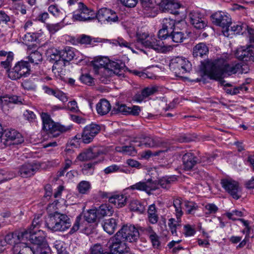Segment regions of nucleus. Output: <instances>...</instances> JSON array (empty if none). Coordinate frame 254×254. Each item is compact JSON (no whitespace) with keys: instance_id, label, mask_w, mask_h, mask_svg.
Returning a JSON list of instances; mask_svg holds the SVG:
<instances>
[{"instance_id":"nucleus-1","label":"nucleus","mask_w":254,"mask_h":254,"mask_svg":"<svg viewBox=\"0 0 254 254\" xmlns=\"http://www.w3.org/2000/svg\"><path fill=\"white\" fill-rule=\"evenodd\" d=\"M230 56L224 54L217 59L207 63L205 66V72L210 78L219 80L223 75H231L236 73H246L248 72V67L242 63L229 64L228 61Z\"/></svg>"},{"instance_id":"nucleus-2","label":"nucleus","mask_w":254,"mask_h":254,"mask_svg":"<svg viewBox=\"0 0 254 254\" xmlns=\"http://www.w3.org/2000/svg\"><path fill=\"white\" fill-rule=\"evenodd\" d=\"M40 217H35L32 221L31 226L28 230L24 231V241L28 240L33 245L34 248H38L41 246H47L45 241L46 234L39 229Z\"/></svg>"},{"instance_id":"nucleus-3","label":"nucleus","mask_w":254,"mask_h":254,"mask_svg":"<svg viewBox=\"0 0 254 254\" xmlns=\"http://www.w3.org/2000/svg\"><path fill=\"white\" fill-rule=\"evenodd\" d=\"M139 236V231L134 225H124L116 233L112 240V249L115 247V245L117 247L122 243L126 244L125 241L130 243L136 242Z\"/></svg>"},{"instance_id":"nucleus-4","label":"nucleus","mask_w":254,"mask_h":254,"mask_svg":"<svg viewBox=\"0 0 254 254\" xmlns=\"http://www.w3.org/2000/svg\"><path fill=\"white\" fill-rule=\"evenodd\" d=\"M93 64L95 72L100 76V80L103 83H109L111 80V62L107 56H98L94 58Z\"/></svg>"},{"instance_id":"nucleus-5","label":"nucleus","mask_w":254,"mask_h":254,"mask_svg":"<svg viewBox=\"0 0 254 254\" xmlns=\"http://www.w3.org/2000/svg\"><path fill=\"white\" fill-rule=\"evenodd\" d=\"M138 44H141L144 47L151 49L158 53H166L173 49L171 45H165L160 40H157L154 36L150 37L146 33L137 34Z\"/></svg>"},{"instance_id":"nucleus-6","label":"nucleus","mask_w":254,"mask_h":254,"mask_svg":"<svg viewBox=\"0 0 254 254\" xmlns=\"http://www.w3.org/2000/svg\"><path fill=\"white\" fill-rule=\"evenodd\" d=\"M70 226V218L66 215L59 212L51 214L46 222L47 227L53 232H64Z\"/></svg>"},{"instance_id":"nucleus-7","label":"nucleus","mask_w":254,"mask_h":254,"mask_svg":"<svg viewBox=\"0 0 254 254\" xmlns=\"http://www.w3.org/2000/svg\"><path fill=\"white\" fill-rule=\"evenodd\" d=\"M41 118L43 123V128L50 137H57L61 133L68 131L72 128V126L70 125L65 126L54 122L47 113H42Z\"/></svg>"},{"instance_id":"nucleus-8","label":"nucleus","mask_w":254,"mask_h":254,"mask_svg":"<svg viewBox=\"0 0 254 254\" xmlns=\"http://www.w3.org/2000/svg\"><path fill=\"white\" fill-rule=\"evenodd\" d=\"M24 141L21 133L15 129H7L0 131V146L4 147L12 144H19Z\"/></svg>"},{"instance_id":"nucleus-9","label":"nucleus","mask_w":254,"mask_h":254,"mask_svg":"<svg viewBox=\"0 0 254 254\" xmlns=\"http://www.w3.org/2000/svg\"><path fill=\"white\" fill-rule=\"evenodd\" d=\"M211 17L213 24L223 28L224 36L229 37V27L232 24L230 14L224 11H218L212 14Z\"/></svg>"},{"instance_id":"nucleus-10","label":"nucleus","mask_w":254,"mask_h":254,"mask_svg":"<svg viewBox=\"0 0 254 254\" xmlns=\"http://www.w3.org/2000/svg\"><path fill=\"white\" fill-rule=\"evenodd\" d=\"M190 63L185 58L176 57L173 58L169 64V67L177 76L182 77L184 73H187L191 69Z\"/></svg>"},{"instance_id":"nucleus-11","label":"nucleus","mask_w":254,"mask_h":254,"mask_svg":"<svg viewBox=\"0 0 254 254\" xmlns=\"http://www.w3.org/2000/svg\"><path fill=\"white\" fill-rule=\"evenodd\" d=\"M30 74V67L28 62L21 60L16 63L14 67L8 71V77L17 80L28 76Z\"/></svg>"},{"instance_id":"nucleus-12","label":"nucleus","mask_w":254,"mask_h":254,"mask_svg":"<svg viewBox=\"0 0 254 254\" xmlns=\"http://www.w3.org/2000/svg\"><path fill=\"white\" fill-rule=\"evenodd\" d=\"M138 139L139 140L134 141L135 146L141 148H155L163 146L164 142L163 140L157 137H151L143 134L141 135Z\"/></svg>"},{"instance_id":"nucleus-13","label":"nucleus","mask_w":254,"mask_h":254,"mask_svg":"<svg viewBox=\"0 0 254 254\" xmlns=\"http://www.w3.org/2000/svg\"><path fill=\"white\" fill-rule=\"evenodd\" d=\"M95 12L87 8L83 3H78L77 9L73 11L72 19L73 21H86L94 17Z\"/></svg>"},{"instance_id":"nucleus-14","label":"nucleus","mask_w":254,"mask_h":254,"mask_svg":"<svg viewBox=\"0 0 254 254\" xmlns=\"http://www.w3.org/2000/svg\"><path fill=\"white\" fill-rule=\"evenodd\" d=\"M221 184L224 190L233 198L238 199L241 197V189L237 182L230 179H224L221 180Z\"/></svg>"},{"instance_id":"nucleus-15","label":"nucleus","mask_w":254,"mask_h":254,"mask_svg":"<svg viewBox=\"0 0 254 254\" xmlns=\"http://www.w3.org/2000/svg\"><path fill=\"white\" fill-rule=\"evenodd\" d=\"M185 201L182 198L177 197L174 198L173 206L175 208V215L176 216L177 221H176L175 219L171 218L169 220V225L172 229V232L173 234L174 231L176 232V227L177 223L179 225V223L181 221V218L184 214L182 210L183 206L185 205Z\"/></svg>"},{"instance_id":"nucleus-16","label":"nucleus","mask_w":254,"mask_h":254,"mask_svg":"<svg viewBox=\"0 0 254 254\" xmlns=\"http://www.w3.org/2000/svg\"><path fill=\"white\" fill-rule=\"evenodd\" d=\"M141 110V107L137 105L128 107L125 104L118 103L112 110V114L121 113L126 116H138Z\"/></svg>"},{"instance_id":"nucleus-17","label":"nucleus","mask_w":254,"mask_h":254,"mask_svg":"<svg viewBox=\"0 0 254 254\" xmlns=\"http://www.w3.org/2000/svg\"><path fill=\"white\" fill-rule=\"evenodd\" d=\"M100 130V126L96 124L92 123L86 126L84 128L81 135L82 142L86 144L90 143Z\"/></svg>"},{"instance_id":"nucleus-18","label":"nucleus","mask_w":254,"mask_h":254,"mask_svg":"<svg viewBox=\"0 0 254 254\" xmlns=\"http://www.w3.org/2000/svg\"><path fill=\"white\" fill-rule=\"evenodd\" d=\"M40 165L35 161L24 163L19 167L18 173L23 178L30 177L39 170Z\"/></svg>"},{"instance_id":"nucleus-19","label":"nucleus","mask_w":254,"mask_h":254,"mask_svg":"<svg viewBox=\"0 0 254 254\" xmlns=\"http://www.w3.org/2000/svg\"><path fill=\"white\" fill-rule=\"evenodd\" d=\"M22 99L15 95H4L0 96V107L6 112L9 110L13 104H22Z\"/></svg>"},{"instance_id":"nucleus-20","label":"nucleus","mask_w":254,"mask_h":254,"mask_svg":"<svg viewBox=\"0 0 254 254\" xmlns=\"http://www.w3.org/2000/svg\"><path fill=\"white\" fill-rule=\"evenodd\" d=\"M62 59L64 64L67 62L75 59L78 60H82L83 56L79 51L73 48L66 47L62 51Z\"/></svg>"},{"instance_id":"nucleus-21","label":"nucleus","mask_w":254,"mask_h":254,"mask_svg":"<svg viewBox=\"0 0 254 254\" xmlns=\"http://www.w3.org/2000/svg\"><path fill=\"white\" fill-rule=\"evenodd\" d=\"M189 17L191 24L197 29H203L207 25L205 18L198 11L190 12Z\"/></svg>"},{"instance_id":"nucleus-22","label":"nucleus","mask_w":254,"mask_h":254,"mask_svg":"<svg viewBox=\"0 0 254 254\" xmlns=\"http://www.w3.org/2000/svg\"><path fill=\"white\" fill-rule=\"evenodd\" d=\"M102 153V151L98 147L93 146L87 149L86 151L80 153L77 157L76 160L86 161L96 158Z\"/></svg>"},{"instance_id":"nucleus-23","label":"nucleus","mask_w":254,"mask_h":254,"mask_svg":"<svg viewBox=\"0 0 254 254\" xmlns=\"http://www.w3.org/2000/svg\"><path fill=\"white\" fill-rule=\"evenodd\" d=\"M235 55L237 59L244 61H254V52L251 49L250 46L247 48L244 46L238 48Z\"/></svg>"},{"instance_id":"nucleus-24","label":"nucleus","mask_w":254,"mask_h":254,"mask_svg":"<svg viewBox=\"0 0 254 254\" xmlns=\"http://www.w3.org/2000/svg\"><path fill=\"white\" fill-rule=\"evenodd\" d=\"M160 4L163 11L175 14L179 13L177 10L181 7V4L177 0H162Z\"/></svg>"},{"instance_id":"nucleus-25","label":"nucleus","mask_w":254,"mask_h":254,"mask_svg":"<svg viewBox=\"0 0 254 254\" xmlns=\"http://www.w3.org/2000/svg\"><path fill=\"white\" fill-rule=\"evenodd\" d=\"M24 231H15L7 234L3 241L5 242L6 245L8 244L15 246L19 245L20 242H24Z\"/></svg>"},{"instance_id":"nucleus-26","label":"nucleus","mask_w":254,"mask_h":254,"mask_svg":"<svg viewBox=\"0 0 254 254\" xmlns=\"http://www.w3.org/2000/svg\"><path fill=\"white\" fill-rule=\"evenodd\" d=\"M127 190L144 191L149 193L150 191L155 190L156 188L153 183L148 180L145 182L140 181L136 183L127 188Z\"/></svg>"},{"instance_id":"nucleus-27","label":"nucleus","mask_w":254,"mask_h":254,"mask_svg":"<svg viewBox=\"0 0 254 254\" xmlns=\"http://www.w3.org/2000/svg\"><path fill=\"white\" fill-rule=\"evenodd\" d=\"M198 162L199 159L192 152H187L183 156V165L185 170H190Z\"/></svg>"},{"instance_id":"nucleus-28","label":"nucleus","mask_w":254,"mask_h":254,"mask_svg":"<svg viewBox=\"0 0 254 254\" xmlns=\"http://www.w3.org/2000/svg\"><path fill=\"white\" fill-rule=\"evenodd\" d=\"M96 16L101 24H108L111 20V10L106 7L102 8L98 10Z\"/></svg>"},{"instance_id":"nucleus-29","label":"nucleus","mask_w":254,"mask_h":254,"mask_svg":"<svg viewBox=\"0 0 254 254\" xmlns=\"http://www.w3.org/2000/svg\"><path fill=\"white\" fill-rule=\"evenodd\" d=\"M126 65L121 61H112V78L114 76L120 78L124 77V71Z\"/></svg>"},{"instance_id":"nucleus-30","label":"nucleus","mask_w":254,"mask_h":254,"mask_svg":"<svg viewBox=\"0 0 254 254\" xmlns=\"http://www.w3.org/2000/svg\"><path fill=\"white\" fill-rule=\"evenodd\" d=\"M90 254H111V243L102 246L99 244L94 245L90 248Z\"/></svg>"},{"instance_id":"nucleus-31","label":"nucleus","mask_w":254,"mask_h":254,"mask_svg":"<svg viewBox=\"0 0 254 254\" xmlns=\"http://www.w3.org/2000/svg\"><path fill=\"white\" fill-rule=\"evenodd\" d=\"M160 2L156 0H141V4L145 12L149 13L152 11L155 13L158 10V6Z\"/></svg>"},{"instance_id":"nucleus-32","label":"nucleus","mask_w":254,"mask_h":254,"mask_svg":"<svg viewBox=\"0 0 254 254\" xmlns=\"http://www.w3.org/2000/svg\"><path fill=\"white\" fill-rule=\"evenodd\" d=\"M34 247H28L24 242H22L14 246L13 252V254H34Z\"/></svg>"},{"instance_id":"nucleus-33","label":"nucleus","mask_w":254,"mask_h":254,"mask_svg":"<svg viewBox=\"0 0 254 254\" xmlns=\"http://www.w3.org/2000/svg\"><path fill=\"white\" fill-rule=\"evenodd\" d=\"M208 48L204 43L196 44L192 49V55L194 57H203L208 53Z\"/></svg>"},{"instance_id":"nucleus-34","label":"nucleus","mask_w":254,"mask_h":254,"mask_svg":"<svg viewBox=\"0 0 254 254\" xmlns=\"http://www.w3.org/2000/svg\"><path fill=\"white\" fill-rule=\"evenodd\" d=\"M65 64L63 61H60L59 62L55 63L52 68V71L58 79H62L64 74V67Z\"/></svg>"},{"instance_id":"nucleus-35","label":"nucleus","mask_w":254,"mask_h":254,"mask_svg":"<svg viewBox=\"0 0 254 254\" xmlns=\"http://www.w3.org/2000/svg\"><path fill=\"white\" fill-rule=\"evenodd\" d=\"M111 105L106 99H102L96 105L97 113L101 116L106 115L110 111Z\"/></svg>"},{"instance_id":"nucleus-36","label":"nucleus","mask_w":254,"mask_h":254,"mask_svg":"<svg viewBox=\"0 0 254 254\" xmlns=\"http://www.w3.org/2000/svg\"><path fill=\"white\" fill-rule=\"evenodd\" d=\"M127 197L122 193H114L112 194V205L117 208L124 206L127 203Z\"/></svg>"},{"instance_id":"nucleus-37","label":"nucleus","mask_w":254,"mask_h":254,"mask_svg":"<svg viewBox=\"0 0 254 254\" xmlns=\"http://www.w3.org/2000/svg\"><path fill=\"white\" fill-rule=\"evenodd\" d=\"M47 55L51 62L57 63L62 61V51H60L57 48H51L49 49L47 51Z\"/></svg>"},{"instance_id":"nucleus-38","label":"nucleus","mask_w":254,"mask_h":254,"mask_svg":"<svg viewBox=\"0 0 254 254\" xmlns=\"http://www.w3.org/2000/svg\"><path fill=\"white\" fill-rule=\"evenodd\" d=\"M78 43L84 45H93L96 43L101 42V39L98 38H94L84 34L81 35L77 38Z\"/></svg>"},{"instance_id":"nucleus-39","label":"nucleus","mask_w":254,"mask_h":254,"mask_svg":"<svg viewBox=\"0 0 254 254\" xmlns=\"http://www.w3.org/2000/svg\"><path fill=\"white\" fill-rule=\"evenodd\" d=\"M49 12L56 17L64 18L65 20V14L64 10L62 8H60L56 5H51L48 7Z\"/></svg>"},{"instance_id":"nucleus-40","label":"nucleus","mask_w":254,"mask_h":254,"mask_svg":"<svg viewBox=\"0 0 254 254\" xmlns=\"http://www.w3.org/2000/svg\"><path fill=\"white\" fill-rule=\"evenodd\" d=\"M157 210L154 204L150 205L148 208V218L149 221L154 224H156L158 220V217L156 214Z\"/></svg>"},{"instance_id":"nucleus-41","label":"nucleus","mask_w":254,"mask_h":254,"mask_svg":"<svg viewBox=\"0 0 254 254\" xmlns=\"http://www.w3.org/2000/svg\"><path fill=\"white\" fill-rule=\"evenodd\" d=\"M99 217L97 213V208H94L87 210L84 213V218L88 223L95 222Z\"/></svg>"},{"instance_id":"nucleus-42","label":"nucleus","mask_w":254,"mask_h":254,"mask_svg":"<svg viewBox=\"0 0 254 254\" xmlns=\"http://www.w3.org/2000/svg\"><path fill=\"white\" fill-rule=\"evenodd\" d=\"M68 24V23L67 22H65L64 21V18H63L61 22L56 24H47L46 27L51 33L54 34L62 28L65 25Z\"/></svg>"},{"instance_id":"nucleus-43","label":"nucleus","mask_w":254,"mask_h":254,"mask_svg":"<svg viewBox=\"0 0 254 254\" xmlns=\"http://www.w3.org/2000/svg\"><path fill=\"white\" fill-rule=\"evenodd\" d=\"M91 188V184L89 182L86 181H81L77 186L78 192L81 194L88 193Z\"/></svg>"},{"instance_id":"nucleus-44","label":"nucleus","mask_w":254,"mask_h":254,"mask_svg":"<svg viewBox=\"0 0 254 254\" xmlns=\"http://www.w3.org/2000/svg\"><path fill=\"white\" fill-rule=\"evenodd\" d=\"M175 24V20L170 18H164L162 22V27L167 30L170 33L174 31Z\"/></svg>"},{"instance_id":"nucleus-45","label":"nucleus","mask_w":254,"mask_h":254,"mask_svg":"<svg viewBox=\"0 0 254 254\" xmlns=\"http://www.w3.org/2000/svg\"><path fill=\"white\" fill-rule=\"evenodd\" d=\"M116 150L117 152H122L127 155L134 156L136 154V151L134 146L131 145L129 146H123L122 147H116Z\"/></svg>"},{"instance_id":"nucleus-46","label":"nucleus","mask_w":254,"mask_h":254,"mask_svg":"<svg viewBox=\"0 0 254 254\" xmlns=\"http://www.w3.org/2000/svg\"><path fill=\"white\" fill-rule=\"evenodd\" d=\"M98 161H95L87 163L84 165L82 168L83 174L87 176H91L93 174L95 166L98 163Z\"/></svg>"},{"instance_id":"nucleus-47","label":"nucleus","mask_w":254,"mask_h":254,"mask_svg":"<svg viewBox=\"0 0 254 254\" xmlns=\"http://www.w3.org/2000/svg\"><path fill=\"white\" fill-rule=\"evenodd\" d=\"M130 209L131 211L142 213L145 210V207L139 201L135 200L130 203Z\"/></svg>"},{"instance_id":"nucleus-48","label":"nucleus","mask_w":254,"mask_h":254,"mask_svg":"<svg viewBox=\"0 0 254 254\" xmlns=\"http://www.w3.org/2000/svg\"><path fill=\"white\" fill-rule=\"evenodd\" d=\"M170 36L172 41L175 43H181L185 39L184 34L182 32L173 31Z\"/></svg>"},{"instance_id":"nucleus-49","label":"nucleus","mask_w":254,"mask_h":254,"mask_svg":"<svg viewBox=\"0 0 254 254\" xmlns=\"http://www.w3.org/2000/svg\"><path fill=\"white\" fill-rule=\"evenodd\" d=\"M64 242L57 240L54 243V247L56 249L58 254H67Z\"/></svg>"},{"instance_id":"nucleus-50","label":"nucleus","mask_w":254,"mask_h":254,"mask_svg":"<svg viewBox=\"0 0 254 254\" xmlns=\"http://www.w3.org/2000/svg\"><path fill=\"white\" fill-rule=\"evenodd\" d=\"M29 60L31 63L38 64L42 60V56L38 51L32 52L29 56Z\"/></svg>"},{"instance_id":"nucleus-51","label":"nucleus","mask_w":254,"mask_h":254,"mask_svg":"<svg viewBox=\"0 0 254 254\" xmlns=\"http://www.w3.org/2000/svg\"><path fill=\"white\" fill-rule=\"evenodd\" d=\"M80 80L83 83L90 86L94 83V78L88 73L82 74L80 77Z\"/></svg>"},{"instance_id":"nucleus-52","label":"nucleus","mask_w":254,"mask_h":254,"mask_svg":"<svg viewBox=\"0 0 254 254\" xmlns=\"http://www.w3.org/2000/svg\"><path fill=\"white\" fill-rule=\"evenodd\" d=\"M97 213L99 217H100L110 214L111 211L109 207L107 204H102L97 209Z\"/></svg>"},{"instance_id":"nucleus-53","label":"nucleus","mask_w":254,"mask_h":254,"mask_svg":"<svg viewBox=\"0 0 254 254\" xmlns=\"http://www.w3.org/2000/svg\"><path fill=\"white\" fill-rule=\"evenodd\" d=\"M185 206L188 214H194L197 209V205L193 202L185 201Z\"/></svg>"},{"instance_id":"nucleus-54","label":"nucleus","mask_w":254,"mask_h":254,"mask_svg":"<svg viewBox=\"0 0 254 254\" xmlns=\"http://www.w3.org/2000/svg\"><path fill=\"white\" fill-rule=\"evenodd\" d=\"M205 213L207 214H214L218 210V207L213 203L206 204L204 207Z\"/></svg>"},{"instance_id":"nucleus-55","label":"nucleus","mask_w":254,"mask_h":254,"mask_svg":"<svg viewBox=\"0 0 254 254\" xmlns=\"http://www.w3.org/2000/svg\"><path fill=\"white\" fill-rule=\"evenodd\" d=\"M153 247L155 249H158L160 246L159 237L156 233L155 234L149 237Z\"/></svg>"},{"instance_id":"nucleus-56","label":"nucleus","mask_w":254,"mask_h":254,"mask_svg":"<svg viewBox=\"0 0 254 254\" xmlns=\"http://www.w3.org/2000/svg\"><path fill=\"white\" fill-rule=\"evenodd\" d=\"M54 96L63 102H66L68 100V98L66 95L63 91L59 90H55Z\"/></svg>"},{"instance_id":"nucleus-57","label":"nucleus","mask_w":254,"mask_h":254,"mask_svg":"<svg viewBox=\"0 0 254 254\" xmlns=\"http://www.w3.org/2000/svg\"><path fill=\"white\" fill-rule=\"evenodd\" d=\"M195 230L194 227L190 225H186L184 226V234L187 237L193 236L195 233Z\"/></svg>"},{"instance_id":"nucleus-58","label":"nucleus","mask_w":254,"mask_h":254,"mask_svg":"<svg viewBox=\"0 0 254 254\" xmlns=\"http://www.w3.org/2000/svg\"><path fill=\"white\" fill-rule=\"evenodd\" d=\"M24 119L30 122H33L36 119V115L33 112L30 110H26L23 113Z\"/></svg>"},{"instance_id":"nucleus-59","label":"nucleus","mask_w":254,"mask_h":254,"mask_svg":"<svg viewBox=\"0 0 254 254\" xmlns=\"http://www.w3.org/2000/svg\"><path fill=\"white\" fill-rule=\"evenodd\" d=\"M242 30V26L239 24H234L231 27V29H229V33L230 35L233 34H239ZM230 36L229 37H230Z\"/></svg>"},{"instance_id":"nucleus-60","label":"nucleus","mask_w":254,"mask_h":254,"mask_svg":"<svg viewBox=\"0 0 254 254\" xmlns=\"http://www.w3.org/2000/svg\"><path fill=\"white\" fill-rule=\"evenodd\" d=\"M13 60V58H12V56L10 55L9 57L8 56V59H6L5 60L1 62V66L6 69L7 73L8 71L10 70L9 68L11 66V62Z\"/></svg>"},{"instance_id":"nucleus-61","label":"nucleus","mask_w":254,"mask_h":254,"mask_svg":"<svg viewBox=\"0 0 254 254\" xmlns=\"http://www.w3.org/2000/svg\"><path fill=\"white\" fill-rule=\"evenodd\" d=\"M112 44L116 45L118 44L121 47L131 49V44L122 38H119L118 40H114V42H112Z\"/></svg>"},{"instance_id":"nucleus-62","label":"nucleus","mask_w":254,"mask_h":254,"mask_svg":"<svg viewBox=\"0 0 254 254\" xmlns=\"http://www.w3.org/2000/svg\"><path fill=\"white\" fill-rule=\"evenodd\" d=\"M23 40L26 44L36 40V37L33 33H27L23 37Z\"/></svg>"},{"instance_id":"nucleus-63","label":"nucleus","mask_w":254,"mask_h":254,"mask_svg":"<svg viewBox=\"0 0 254 254\" xmlns=\"http://www.w3.org/2000/svg\"><path fill=\"white\" fill-rule=\"evenodd\" d=\"M102 226L105 231L111 234V219L105 220L102 224Z\"/></svg>"},{"instance_id":"nucleus-64","label":"nucleus","mask_w":254,"mask_h":254,"mask_svg":"<svg viewBox=\"0 0 254 254\" xmlns=\"http://www.w3.org/2000/svg\"><path fill=\"white\" fill-rule=\"evenodd\" d=\"M67 108L72 112L77 113L79 111L77 102L74 100L70 101L68 103Z\"/></svg>"}]
</instances>
